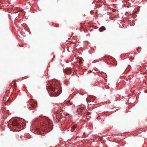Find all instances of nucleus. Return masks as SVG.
Segmentation results:
<instances>
[{"label":"nucleus","mask_w":147,"mask_h":147,"mask_svg":"<svg viewBox=\"0 0 147 147\" xmlns=\"http://www.w3.org/2000/svg\"><path fill=\"white\" fill-rule=\"evenodd\" d=\"M52 85L49 87L50 90L49 91V93L51 96H56L61 93L60 86L57 81H53L52 82Z\"/></svg>","instance_id":"nucleus-1"},{"label":"nucleus","mask_w":147,"mask_h":147,"mask_svg":"<svg viewBox=\"0 0 147 147\" xmlns=\"http://www.w3.org/2000/svg\"><path fill=\"white\" fill-rule=\"evenodd\" d=\"M28 103V107L29 109H34L37 107L36 102L33 100H30Z\"/></svg>","instance_id":"nucleus-2"},{"label":"nucleus","mask_w":147,"mask_h":147,"mask_svg":"<svg viewBox=\"0 0 147 147\" xmlns=\"http://www.w3.org/2000/svg\"><path fill=\"white\" fill-rule=\"evenodd\" d=\"M48 122H47L46 123V124H44L42 127H41V130H45L46 129H48V128H49L51 130V127H50V126L49 125H48Z\"/></svg>","instance_id":"nucleus-3"},{"label":"nucleus","mask_w":147,"mask_h":147,"mask_svg":"<svg viewBox=\"0 0 147 147\" xmlns=\"http://www.w3.org/2000/svg\"><path fill=\"white\" fill-rule=\"evenodd\" d=\"M12 125L13 126H15L16 128H19V122L16 120H15L13 121Z\"/></svg>","instance_id":"nucleus-4"},{"label":"nucleus","mask_w":147,"mask_h":147,"mask_svg":"<svg viewBox=\"0 0 147 147\" xmlns=\"http://www.w3.org/2000/svg\"><path fill=\"white\" fill-rule=\"evenodd\" d=\"M71 128L72 131H75L77 132L78 131V129L77 128V126L76 125L73 126Z\"/></svg>","instance_id":"nucleus-5"},{"label":"nucleus","mask_w":147,"mask_h":147,"mask_svg":"<svg viewBox=\"0 0 147 147\" xmlns=\"http://www.w3.org/2000/svg\"><path fill=\"white\" fill-rule=\"evenodd\" d=\"M71 71V70L70 69H66L64 70V72L68 75L69 74Z\"/></svg>","instance_id":"nucleus-6"},{"label":"nucleus","mask_w":147,"mask_h":147,"mask_svg":"<svg viewBox=\"0 0 147 147\" xmlns=\"http://www.w3.org/2000/svg\"><path fill=\"white\" fill-rule=\"evenodd\" d=\"M105 30V27L102 26L99 29V30L100 31H101L102 30Z\"/></svg>","instance_id":"nucleus-7"}]
</instances>
